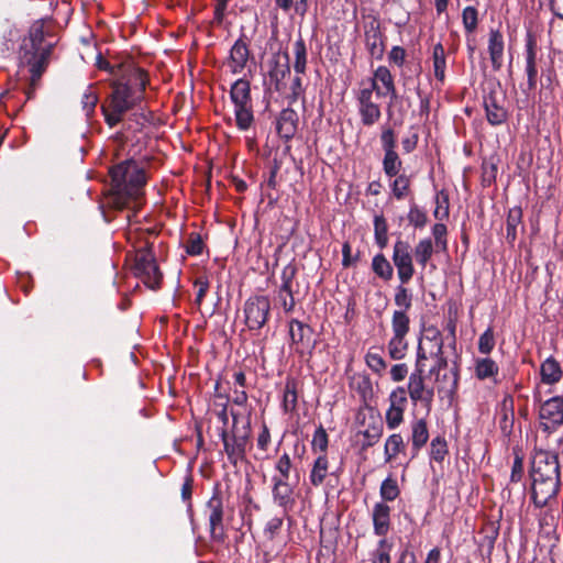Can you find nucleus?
<instances>
[{"label": "nucleus", "instance_id": "1", "mask_svg": "<svg viewBox=\"0 0 563 563\" xmlns=\"http://www.w3.org/2000/svg\"><path fill=\"white\" fill-rule=\"evenodd\" d=\"M110 176L118 195L139 206V200L143 196V187L146 184L144 168L140 167L135 161L128 159L113 166L110 169Z\"/></svg>", "mask_w": 563, "mask_h": 563}, {"label": "nucleus", "instance_id": "2", "mask_svg": "<svg viewBox=\"0 0 563 563\" xmlns=\"http://www.w3.org/2000/svg\"><path fill=\"white\" fill-rule=\"evenodd\" d=\"M143 97L130 91L128 86L112 82V93L108 103L101 106L104 120L110 128L120 123L124 114L134 108Z\"/></svg>", "mask_w": 563, "mask_h": 563}, {"label": "nucleus", "instance_id": "3", "mask_svg": "<svg viewBox=\"0 0 563 563\" xmlns=\"http://www.w3.org/2000/svg\"><path fill=\"white\" fill-rule=\"evenodd\" d=\"M231 415L233 418L231 432L222 429L220 435L229 460L236 464L245 455L251 433V421L249 417L241 419L238 412L232 411Z\"/></svg>", "mask_w": 563, "mask_h": 563}, {"label": "nucleus", "instance_id": "4", "mask_svg": "<svg viewBox=\"0 0 563 563\" xmlns=\"http://www.w3.org/2000/svg\"><path fill=\"white\" fill-rule=\"evenodd\" d=\"M506 93L500 85L489 84L483 92V107L487 122L493 125H501L508 120V109L506 108Z\"/></svg>", "mask_w": 563, "mask_h": 563}, {"label": "nucleus", "instance_id": "5", "mask_svg": "<svg viewBox=\"0 0 563 563\" xmlns=\"http://www.w3.org/2000/svg\"><path fill=\"white\" fill-rule=\"evenodd\" d=\"M134 272L148 288L157 289L159 287L162 273L150 243H146L145 246L136 251Z\"/></svg>", "mask_w": 563, "mask_h": 563}, {"label": "nucleus", "instance_id": "6", "mask_svg": "<svg viewBox=\"0 0 563 563\" xmlns=\"http://www.w3.org/2000/svg\"><path fill=\"white\" fill-rule=\"evenodd\" d=\"M52 47V44H49L42 51L31 52L27 48V44H25L24 46V53L22 54L21 58L24 63L29 65V70L31 74L30 88L25 92L27 99L32 98L35 87L48 65Z\"/></svg>", "mask_w": 563, "mask_h": 563}, {"label": "nucleus", "instance_id": "7", "mask_svg": "<svg viewBox=\"0 0 563 563\" xmlns=\"http://www.w3.org/2000/svg\"><path fill=\"white\" fill-rule=\"evenodd\" d=\"M532 481H560V466L558 456L548 451H538L532 457Z\"/></svg>", "mask_w": 563, "mask_h": 563}, {"label": "nucleus", "instance_id": "8", "mask_svg": "<svg viewBox=\"0 0 563 563\" xmlns=\"http://www.w3.org/2000/svg\"><path fill=\"white\" fill-rule=\"evenodd\" d=\"M393 263L401 284H408L415 274L412 247L409 242L398 239L393 247Z\"/></svg>", "mask_w": 563, "mask_h": 563}, {"label": "nucleus", "instance_id": "9", "mask_svg": "<svg viewBox=\"0 0 563 563\" xmlns=\"http://www.w3.org/2000/svg\"><path fill=\"white\" fill-rule=\"evenodd\" d=\"M539 419L545 432L556 430L563 423V398L555 396L545 400L540 406Z\"/></svg>", "mask_w": 563, "mask_h": 563}, {"label": "nucleus", "instance_id": "10", "mask_svg": "<svg viewBox=\"0 0 563 563\" xmlns=\"http://www.w3.org/2000/svg\"><path fill=\"white\" fill-rule=\"evenodd\" d=\"M448 367V361L443 356V349H433L432 352L427 350H418L416 368L420 373H429L434 375L435 380H440V374L442 369Z\"/></svg>", "mask_w": 563, "mask_h": 563}, {"label": "nucleus", "instance_id": "11", "mask_svg": "<svg viewBox=\"0 0 563 563\" xmlns=\"http://www.w3.org/2000/svg\"><path fill=\"white\" fill-rule=\"evenodd\" d=\"M365 46L374 59H382L385 53V35L380 30V23L376 19H372L364 25Z\"/></svg>", "mask_w": 563, "mask_h": 563}, {"label": "nucleus", "instance_id": "12", "mask_svg": "<svg viewBox=\"0 0 563 563\" xmlns=\"http://www.w3.org/2000/svg\"><path fill=\"white\" fill-rule=\"evenodd\" d=\"M209 511V526L211 539L216 542H223L224 527H223V499L216 492L207 503Z\"/></svg>", "mask_w": 563, "mask_h": 563}, {"label": "nucleus", "instance_id": "13", "mask_svg": "<svg viewBox=\"0 0 563 563\" xmlns=\"http://www.w3.org/2000/svg\"><path fill=\"white\" fill-rule=\"evenodd\" d=\"M441 327H444L443 321L439 324L437 319H423L418 350H427L430 353L433 349H443Z\"/></svg>", "mask_w": 563, "mask_h": 563}, {"label": "nucleus", "instance_id": "14", "mask_svg": "<svg viewBox=\"0 0 563 563\" xmlns=\"http://www.w3.org/2000/svg\"><path fill=\"white\" fill-rule=\"evenodd\" d=\"M358 113L363 125L375 124L382 115L379 106L373 100V88H364L357 95Z\"/></svg>", "mask_w": 563, "mask_h": 563}, {"label": "nucleus", "instance_id": "15", "mask_svg": "<svg viewBox=\"0 0 563 563\" xmlns=\"http://www.w3.org/2000/svg\"><path fill=\"white\" fill-rule=\"evenodd\" d=\"M423 374L417 372V369L410 375L408 382V394L410 399L417 404L421 402L424 407L430 409L434 397V390L432 387H428L423 380Z\"/></svg>", "mask_w": 563, "mask_h": 563}, {"label": "nucleus", "instance_id": "16", "mask_svg": "<svg viewBox=\"0 0 563 563\" xmlns=\"http://www.w3.org/2000/svg\"><path fill=\"white\" fill-rule=\"evenodd\" d=\"M114 82L118 85H125L130 91H134L143 97V92L147 85V75L143 69L129 65L122 70L121 77L114 80Z\"/></svg>", "mask_w": 563, "mask_h": 563}, {"label": "nucleus", "instance_id": "17", "mask_svg": "<svg viewBox=\"0 0 563 563\" xmlns=\"http://www.w3.org/2000/svg\"><path fill=\"white\" fill-rule=\"evenodd\" d=\"M369 88H373V91L376 90L377 97L389 95L391 100L397 99L394 77L390 70L385 66H379L375 70Z\"/></svg>", "mask_w": 563, "mask_h": 563}, {"label": "nucleus", "instance_id": "18", "mask_svg": "<svg viewBox=\"0 0 563 563\" xmlns=\"http://www.w3.org/2000/svg\"><path fill=\"white\" fill-rule=\"evenodd\" d=\"M273 499L276 505H278L280 508H283L284 512H287L290 510L295 505V499L292 497L294 495V488L288 483V481H285L283 478H277V476H273Z\"/></svg>", "mask_w": 563, "mask_h": 563}, {"label": "nucleus", "instance_id": "19", "mask_svg": "<svg viewBox=\"0 0 563 563\" xmlns=\"http://www.w3.org/2000/svg\"><path fill=\"white\" fill-rule=\"evenodd\" d=\"M250 58V48L244 40V35H241L232 45L229 55L228 65L233 74H240L245 68Z\"/></svg>", "mask_w": 563, "mask_h": 563}, {"label": "nucleus", "instance_id": "20", "mask_svg": "<svg viewBox=\"0 0 563 563\" xmlns=\"http://www.w3.org/2000/svg\"><path fill=\"white\" fill-rule=\"evenodd\" d=\"M560 486V481H532V500L537 507H544L552 499Z\"/></svg>", "mask_w": 563, "mask_h": 563}, {"label": "nucleus", "instance_id": "21", "mask_svg": "<svg viewBox=\"0 0 563 563\" xmlns=\"http://www.w3.org/2000/svg\"><path fill=\"white\" fill-rule=\"evenodd\" d=\"M284 58L285 60L283 63L279 59H273L269 62V84L278 92L285 89V79L290 75L288 53L284 54Z\"/></svg>", "mask_w": 563, "mask_h": 563}, {"label": "nucleus", "instance_id": "22", "mask_svg": "<svg viewBox=\"0 0 563 563\" xmlns=\"http://www.w3.org/2000/svg\"><path fill=\"white\" fill-rule=\"evenodd\" d=\"M298 113L291 109H283L276 121V131L282 139L286 141L292 139L298 129Z\"/></svg>", "mask_w": 563, "mask_h": 563}, {"label": "nucleus", "instance_id": "23", "mask_svg": "<svg viewBox=\"0 0 563 563\" xmlns=\"http://www.w3.org/2000/svg\"><path fill=\"white\" fill-rule=\"evenodd\" d=\"M487 51L493 69L500 70L504 64L505 42L499 30L492 29L489 31Z\"/></svg>", "mask_w": 563, "mask_h": 563}, {"label": "nucleus", "instance_id": "24", "mask_svg": "<svg viewBox=\"0 0 563 563\" xmlns=\"http://www.w3.org/2000/svg\"><path fill=\"white\" fill-rule=\"evenodd\" d=\"M526 75L528 90L532 91L537 88L538 84V67H537V43L529 36L526 43Z\"/></svg>", "mask_w": 563, "mask_h": 563}, {"label": "nucleus", "instance_id": "25", "mask_svg": "<svg viewBox=\"0 0 563 563\" xmlns=\"http://www.w3.org/2000/svg\"><path fill=\"white\" fill-rule=\"evenodd\" d=\"M384 431V424L379 417L369 415L368 422L364 430L360 431L364 440L362 442V449H368L380 440Z\"/></svg>", "mask_w": 563, "mask_h": 563}, {"label": "nucleus", "instance_id": "26", "mask_svg": "<svg viewBox=\"0 0 563 563\" xmlns=\"http://www.w3.org/2000/svg\"><path fill=\"white\" fill-rule=\"evenodd\" d=\"M374 532L377 536H386L390 526V507L384 503H378L373 509Z\"/></svg>", "mask_w": 563, "mask_h": 563}, {"label": "nucleus", "instance_id": "27", "mask_svg": "<svg viewBox=\"0 0 563 563\" xmlns=\"http://www.w3.org/2000/svg\"><path fill=\"white\" fill-rule=\"evenodd\" d=\"M230 98L234 107L251 104L250 82L245 79H238L231 87Z\"/></svg>", "mask_w": 563, "mask_h": 563}, {"label": "nucleus", "instance_id": "28", "mask_svg": "<svg viewBox=\"0 0 563 563\" xmlns=\"http://www.w3.org/2000/svg\"><path fill=\"white\" fill-rule=\"evenodd\" d=\"M289 333L294 342L310 344L313 331L309 324L301 319H292L289 323Z\"/></svg>", "mask_w": 563, "mask_h": 563}, {"label": "nucleus", "instance_id": "29", "mask_svg": "<svg viewBox=\"0 0 563 563\" xmlns=\"http://www.w3.org/2000/svg\"><path fill=\"white\" fill-rule=\"evenodd\" d=\"M245 317H267L269 312V300L266 296L250 298L244 307Z\"/></svg>", "mask_w": 563, "mask_h": 563}, {"label": "nucleus", "instance_id": "30", "mask_svg": "<svg viewBox=\"0 0 563 563\" xmlns=\"http://www.w3.org/2000/svg\"><path fill=\"white\" fill-rule=\"evenodd\" d=\"M329 473V461L325 454L319 455L313 462L312 468L309 474V479L312 486L318 487L323 484Z\"/></svg>", "mask_w": 563, "mask_h": 563}, {"label": "nucleus", "instance_id": "31", "mask_svg": "<svg viewBox=\"0 0 563 563\" xmlns=\"http://www.w3.org/2000/svg\"><path fill=\"white\" fill-rule=\"evenodd\" d=\"M499 372L497 363L489 357H481L475 361L474 373L481 379L495 378Z\"/></svg>", "mask_w": 563, "mask_h": 563}, {"label": "nucleus", "instance_id": "32", "mask_svg": "<svg viewBox=\"0 0 563 563\" xmlns=\"http://www.w3.org/2000/svg\"><path fill=\"white\" fill-rule=\"evenodd\" d=\"M433 73L437 80L443 82L445 79L446 55L441 43H437L432 49Z\"/></svg>", "mask_w": 563, "mask_h": 563}, {"label": "nucleus", "instance_id": "33", "mask_svg": "<svg viewBox=\"0 0 563 563\" xmlns=\"http://www.w3.org/2000/svg\"><path fill=\"white\" fill-rule=\"evenodd\" d=\"M295 60L292 64L294 70L297 75L305 74L307 68V46L303 38L300 36L292 45Z\"/></svg>", "mask_w": 563, "mask_h": 563}, {"label": "nucleus", "instance_id": "34", "mask_svg": "<svg viewBox=\"0 0 563 563\" xmlns=\"http://www.w3.org/2000/svg\"><path fill=\"white\" fill-rule=\"evenodd\" d=\"M522 221L521 208H512L509 210L506 221V241L514 244L517 239V229Z\"/></svg>", "mask_w": 563, "mask_h": 563}, {"label": "nucleus", "instance_id": "35", "mask_svg": "<svg viewBox=\"0 0 563 563\" xmlns=\"http://www.w3.org/2000/svg\"><path fill=\"white\" fill-rule=\"evenodd\" d=\"M562 371L560 364L553 358L548 357L541 364V378L545 384H554L561 379Z\"/></svg>", "mask_w": 563, "mask_h": 563}, {"label": "nucleus", "instance_id": "36", "mask_svg": "<svg viewBox=\"0 0 563 563\" xmlns=\"http://www.w3.org/2000/svg\"><path fill=\"white\" fill-rule=\"evenodd\" d=\"M434 252L433 242L430 238L422 239L415 246V257L422 269L427 267L428 262L431 260Z\"/></svg>", "mask_w": 563, "mask_h": 563}, {"label": "nucleus", "instance_id": "37", "mask_svg": "<svg viewBox=\"0 0 563 563\" xmlns=\"http://www.w3.org/2000/svg\"><path fill=\"white\" fill-rule=\"evenodd\" d=\"M405 450V442L399 433L389 435L385 442V463H390L400 452Z\"/></svg>", "mask_w": 563, "mask_h": 563}, {"label": "nucleus", "instance_id": "38", "mask_svg": "<svg viewBox=\"0 0 563 563\" xmlns=\"http://www.w3.org/2000/svg\"><path fill=\"white\" fill-rule=\"evenodd\" d=\"M429 432L427 428V422L424 419H419L412 422L411 426V441L412 448L416 451H419L428 441Z\"/></svg>", "mask_w": 563, "mask_h": 563}, {"label": "nucleus", "instance_id": "39", "mask_svg": "<svg viewBox=\"0 0 563 563\" xmlns=\"http://www.w3.org/2000/svg\"><path fill=\"white\" fill-rule=\"evenodd\" d=\"M402 168V162L396 152V150L389 152H384V158H383V170L385 175L389 178L395 177L400 173Z\"/></svg>", "mask_w": 563, "mask_h": 563}, {"label": "nucleus", "instance_id": "40", "mask_svg": "<svg viewBox=\"0 0 563 563\" xmlns=\"http://www.w3.org/2000/svg\"><path fill=\"white\" fill-rule=\"evenodd\" d=\"M395 177L390 184L391 192L397 200H402L410 192L411 176L399 173Z\"/></svg>", "mask_w": 563, "mask_h": 563}, {"label": "nucleus", "instance_id": "41", "mask_svg": "<svg viewBox=\"0 0 563 563\" xmlns=\"http://www.w3.org/2000/svg\"><path fill=\"white\" fill-rule=\"evenodd\" d=\"M234 115L236 126L241 131L249 130L254 122L252 104L234 107Z\"/></svg>", "mask_w": 563, "mask_h": 563}, {"label": "nucleus", "instance_id": "42", "mask_svg": "<svg viewBox=\"0 0 563 563\" xmlns=\"http://www.w3.org/2000/svg\"><path fill=\"white\" fill-rule=\"evenodd\" d=\"M297 406V383L295 379L288 378L285 384L283 407L286 412L295 410Z\"/></svg>", "mask_w": 563, "mask_h": 563}, {"label": "nucleus", "instance_id": "43", "mask_svg": "<svg viewBox=\"0 0 563 563\" xmlns=\"http://www.w3.org/2000/svg\"><path fill=\"white\" fill-rule=\"evenodd\" d=\"M372 268L374 273L384 280H389L393 277V266L383 254H377L374 256Z\"/></svg>", "mask_w": 563, "mask_h": 563}, {"label": "nucleus", "instance_id": "44", "mask_svg": "<svg viewBox=\"0 0 563 563\" xmlns=\"http://www.w3.org/2000/svg\"><path fill=\"white\" fill-rule=\"evenodd\" d=\"M27 44L29 51H42L48 44H44V32L41 26H34L31 29L30 36L24 41L21 49L24 53V46Z\"/></svg>", "mask_w": 563, "mask_h": 563}, {"label": "nucleus", "instance_id": "45", "mask_svg": "<svg viewBox=\"0 0 563 563\" xmlns=\"http://www.w3.org/2000/svg\"><path fill=\"white\" fill-rule=\"evenodd\" d=\"M399 487L391 476L385 478L380 485V496L386 501H393L399 496Z\"/></svg>", "mask_w": 563, "mask_h": 563}, {"label": "nucleus", "instance_id": "46", "mask_svg": "<svg viewBox=\"0 0 563 563\" xmlns=\"http://www.w3.org/2000/svg\"><path fill=\"white\" fill-rule=\"evenodd\" d=\"M275 306L280 307L284 313L291 312L295 307L292 289L288 288L287 290H284L279 287L278 295L275 299Z\"/></svg>", "mask_w": 563, "mask_h": 563}, {"label": "nucleus", "instance_id": "47", "mask_svg": "<svg viewBox=\"0 0 563 563\" xmlns=\"http://www.w3.org/2000/svg\"><path fill=\"white\" fill-rule=\"evenodd\" d=\"M374 232L375 240L379 247L384 249L387 245V224L383 216H376L374 218Z\"/></svg>", "mask_w": 563, "mask_h": 563}, {"label": "nucleus", "instance_id": "48", "mask_svg": "<svg viewBox=\"0 0 563 563\" xmlns=\"http://www.w3.org/2000/svg\"><path fill=\"white\" fill-rule=\"evenodd\" d=\"M391 548L393 545L386 539H382L372 554V563H390Z\"/></svg>", "mask_w": 563, "mask_h": 563}, {"label": "nucleus", "instance_id": "49", "mask_svg": "<svg viewBox=\"0 0 563 563\" xmlns=\"http://www.w3.org/2000/svg\"><path fill=\"white\" fill-rule=\"evenodd\" d=\"M448 454V445L443 438L437 437L431 441L430 456L437 462H442Z\"/></svg>", "mask_w": 563, "mask_h": 563}, {"label": "nucleus", "instance_id": "50", "mask_svg": "<svg viewBox=\"0 0 563 563\" xmlns=\"http://www.w3.org/2000/svg\"><path fill=\"white\" fill-rule=\"evenodd\" d=\"M98 102V95L92 86H89L82 95L81 106L87 117H90Z\"/></svg>", "mask_w": 563, "mask_h": 563}, {"label": "nucleus", "instance_id": "51", "mask_svg": "<svg viewBox=\"0 0 563 563\" xmlns=\"http://www.w3.org/2000/svg\"><path fill=\"white\" fill-rule=\"evenodd\" d=\"M478 12L474 7H466L462 13V21L466 32L472 33L476 30L478 23Z\"/></svg>", "mask_w": 563, "mask_h": 563}, {"label": "nucleus", "instance_id": "52", "mask_svg": "<svg viewBox=\"0 0 563 563\" xmlns=\"http://www.w3.org/2000/svg\"><path fill=\"white\" fill-rule=\"evenodd\" d=\"M408 221L415 228L421 229L427 224V213L421 210L418 206L413 205L410 207L408 212Z\"/></svg>", "mask_w": 563, "mask_h": 563}, {"label": "nucleus", "instance_id": "53", "mask_svg": "<svg viewBox=\"0 0 563 563\" xmlns=\"http://www.w3.org/2000/svg\"><path fill=\"white\" fill-rule=\"evenodd\" d=\"M389 355L394 360H401L407 350V342L405 339L391 338L388 344Z\"/></svg>", "mask_w": 563, "mask_h": 563}, {"label": "nucleus", "instance_id": "54", "mask_svg": "<svg viewBox=\"0 0 563 563\" xmlns=\"http://www.w3.org/2000/svg\"><path fill=\"white\" fill-rule=\"evenodd\" d=\"M495 346V338L493 328L489 327L486 331L479 336L478 340V351L482 354H489Z\"/></svg>", "mask_w": 563, "mask_h": 563}, {"label": "nucleus", "instance_id": "55", "mask_svg": "<svg viewBox=\"0 0 563 563\" xmlns=\"http://www.w3.org/2000/svg\"><path fill=\"white\" fill-rule=\"evenodd\" d=\"M203 251V242L200 236V234L192 232L189 234L187 244H186V252L189 255L197 256L202 254Z\"/></svg>", "mask_w": 563, "mask_h": 563}, {"label": "nucleus", "instance_id": "56", "mask_svg": "<svg viewBox=\"0 0 563 563\" xmlns=\"http://www.w3.org/2000/svg\"><path fill=\"white\" fill-rule=\"evenodd\" d=\"M405 409L389 407L386 411V423L390 430L396 429L404 420Z\"/></svg>", "mask_w": 563, "mask_h": 563}, {"label": "nucleus", "instance_id": "57", "mask_svg": "<svg viewBox=\"0 0 563 563\" xmlns=\"http://www.w3.org/2000/svg\"><path fill=\"white\" fill-rule=\"evenodd\" d=\"M276 471L279 473L277 478H283L285 481L289 479L290 470H291V461L290 456L287 453H284L277 461L275 465Z\"/></svg>", "mask_w": 563, "mask_h": 563}, {"label": "nucleus", "instance_id": "58", "mask_svg": "<svg viewBox=\"0 0 563 563\" xmlns=\"http://www.w3.org/2000/svg\"><path fill=\"white\" fill-rule=\"evenodd\" d=\"M365 360L367 366L376 373H380L386 368V363L380 353L378 352L369 351L366 354Z\"/></svg>", "mask_w": 563, "mask_h": 563}, {"label": "nucleus", "instance_id": "59", "mask_svg": "<svg viewBox=\"0 0 563 563\" xmlns=\"http://www.w3.org/2000/svg\"><path fill=\"white\" fill-rule=\"evenodd\" d=\"M444 385L439 387V390H445L453 394L457 388L459 375L456 366L450 369L449 374L443 375Z\"/></svg>", "mask_w": 563, "mask_h": 563}, {"label": "nucleus", "instance_id": "60", "mask_svg": "<svg viewBox=\"0 0 563 563\" xmlns=\"http://www.w3.org/2000/svg\"><path fill=\"white\" fill-rule=\"evenodd\" d=\"M311 444L314 451L319 450L320 452H325L328 448V434L322 426L314 431Z\"/></svg>", "mask_w": 563, "mask_h": 563}, {"label": "nucleus", "instance_id": "61", "mask_svg": "<svg viewBox=\"0 0 563 563\" xmlns=\"http://www.w3.org/2000/svg\"><path fill=\"white\" fill-rule=\"evenodd\" d=\"M389 407L406 409L407 405V393L405 388L398 387L393 390L389 395Z\"/></svg>", "mask_w": 563, "mask_h": 563}, {"label": "nucleus", "instance_id": "62", "mask_svg": "<svg viewBox=\"0 0 563 563\" xmlns=\"http://www.w3.org/2000/svg\"><path fill=\"white\" fill-rule=\"evenodd\" d=\"M296 274H297L296 265L292 263L287 264L282 271L280 288H283L284 290L291 288L292 280H294Z\"/></svg>", "mask_w": 563, "mask_h": 563}, {"label": "nucleus", "instance_id": "63", "mask_svg": "<svg viewBox=\"0 0 563 563\" xmlns=\"http://www.w3.org/2000/svg\"><path fill=\"white\" fill-rule=\"evenodd\" d=\"M499 426L501 431L505 434H509L512 430L514 426V411L511 409H508L506 406V400L504 401V408H503V417L499 421Z\"/></svg>", "mask_w": 563, "mask_h": 563}, {"label": "nucleus", "instance_id": "64", "mask_svg": "<svg viewBox=\"0 0 563 563\" xmlns=\"http://www.w3.org/2000/svg\"><path fill=\"white\" fill-rule=\"evenodd\" d=\"M380 142L384 152H391L396 148V137L393 129L386 128L383 130L380 135Z\"/></svg>", "mask_w": 563, "mask_h": 563}]
</instances>
